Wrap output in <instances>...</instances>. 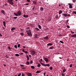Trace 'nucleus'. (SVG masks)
<instances>
[{
    "instance_id": "obj_34",
    "label": "nucleus",
    "mask_w": 76,
    "mask_h": 76,
    "mask_svg": "<svg viewBox=\"0 0 76 76\" xmlns=\"http://www.w3.org/2000/svg\"><path fill=\"white\" fill-rule=\"evenodd\" d=\"M56 19H58V15H56Z\"/></svg>"
},
{
    "instance_id": "obj_44",
    "label": "nucleus",
    "mask_w": 76,
    "mask_h": 76,
    "mask_svg": "<svg viewBox=\"0 0 76 76\" xmlns=\"http://www.w3.org/2000/svg\"><path fill=\"white\" fill-rule=\"evenodd\" d=\"M14 47L15 48H18V47H17V45H14Z\"/></svg>"
},
{
    "instance_id": "obj_35",
    "label": "nucleus",
    "mask_w": 76,
    "mask_h": 76,
    "mask_svg": "<svg viewBox=\"0 0 76 76\" xmlns=\"http://www.w3.org/2000/svg\"><path fill=\"white\" fill-rule=\"evenodd\" d=\"M38 27H39V28L40 29H41V26L40 25H38Z\"/></svg>"
},
{
    "instance_id": "obj_20",
    "label": "nucleus",
    "mask_w": 76,
    "mask_h": 76,
    "mask_svg": "<svg viewBox=\"0 0 76 76\" xmlns=\"http://www.w3.org/2000/svg\"><path fill=\"white\" fill-rule=\"evenodd\" d=\"M66 71V69H64L62 71V73H64V72H65Z\"/></svg>"
},
{
    "instance_id": "obj_37",
    "label": "nucleus",
    "mask_w": 76,
    "mask_h": 76,
    "mask_svg": "<svg viewBox=\"0 0 76 76\" xmlns=\"http://www.w3.org/2000/svg\"><path fill=\"white\" fill-rule=\"evenodd\" d=\"M61 75L62 76H65V74H64V73H61Z\"/></svg>"
},
{
    "instance_id": "obj_5",
    "label": "nucleus",
    "mask_w": 76,
    "mask_h": 76,
    "mask_svg": "<svg viewBox=\"0 0 76 76\" xmlns=\"http://www.w3.org/2000/svg\"><path fill=\"white\" fill-rule=\"evenodd\" d=\"M27 34H28V36H32V32H31V31H30L29 32H27Z\"/></svg>"
},
{
    "instance_id": "obj_25",
    "label": "nucleus",
    "mask_w": 76,
    "mask_h": 76,
    "mask_svg": "<svg viewBox=\"0 0 76 76\" xmlns=\"http://www.w3.org/2000/svg\"><path fill=\"white\" fill-rule=\"evenodd\" d=\"M44 39H47V40L48 39V37H44Z\"/></svg>"
},
{
    "instance_id": "obj_16",
    "label": "nucleus",
    "mask_w": 76,
    "mask_h": 76,
    "mask_svg": "<svg viewBox=\"0 0 76 76\" xmlns=\"http://www.w3.org/2000/svg\"><path fill=\"white\" fill-rule=\"evenodd\" d=\"M28 15H23V17H24V18H28Z\"/></svg>"
},
{
    "instance_id": "obj_8",
    "label": "nucleus",
    "mask_w": 76,
    "mask_h": 76,
    "mask_svg": "<svg viewBox=\"0 0 76 76\" xmlns=\"http://www.w3.org/2000/svg\"><path fill=\"white\" fill-rule=\"evenodd\" d=\"M26 75L28 76H32V74L31 73H27Z\"/></svg>"
},
{
    "instance_id": "obj_4",
    "label": "nucleus",
    "mask_w": 76,
    "mask_h": 76,
    "mask_svg": "<svg viewBox=\"0 0 76 76\" xmlns=\"http://www.w3.org/2000/svg\"><path fill=\"white\" fill-rule=\"evenodd\" d=\"M17 13L18 16H20L21 15V12L20 11H18Z\"/></svg>"
},
{
    "instance_id": "obj_21",
    "label": "nucleus",
    "mask_w": 76,
    "mask_h": 76,
    "mask_svg": "<svg viewBox=\"0 0 76 76\" xmlns=\"http://www.w3.org/2000/svg\"><path fill=\"white\" fill-rule=\"evenodd\" d=\"M15 29H16V28L14 27H13L11 29V31H13V30H15Z\"/></svg>"
},
{
    "instance_id": "obj_2",
    "label": "nucleus",
    "mask_w": 76,
    "mask_h": 76,
    "mask_svg": "<svg viewBox=\"0 0 76 76\" xmlns=\"http://www.w3.org/2000/svg\"><path fill=\"white\" fill-rule=\"evenodd\" d=\"M41 64H42V65L43 66H45V67H46V66H48V67H50V64H44L43 63H40Z\"/></svg>"
},
{
    "instance_id": "obj_61",
    "label": "nucleus",
    "mask_w": 76,
    "mask_h": 76,
    "mask_svg": "<svg viewBox=\"0 0 76 76\" xmlns=\"http://www.w3.org/2000/svg\"><path fill=\"white\" fill-rule=\"evenodd\" d=\"M25 51H24V49H23L22 50V51L23 52H25Z\"/></svg>"
},
{
    "instance_id": "obj_40",
    "label": "nucleus",
    "mask_w": 76,
    "mask_h": 76,
    "mask_svg": "<svg viewBox=\"0 0 76 76\" xmlns=\"http://www.w3.org/2000/svg\"><path fill=\"white\" fill-rule=\"evenodd\" d=\"M50 70H51L53 69V68L52 67H50Z\"/></svg>"
},
{
    "instance_id": "obj_55",
    "label": "nucleus",
    "mask_w": 76,
    "mask_h": 76,
    "mask_svg": "<svg viewBox=\"0 0 76 76\" xmlns=\"http://www.w3.org/2000/svg\"><path fill=\"white\" fill-rule=\"evenodd\" d=\"M70 67H72V64H71V65H70Z\"/></svg>"
},
{
    "instance_id": "obj_36",
    "label": "nucleus",
    "mask_w": 76,
    "mask_h": 76,
    "mask_svg": "<svg viewBox=\"0 0 76 76\" xmlns=\"http://www.w3.org/2000/svg\"><path fill=\"white\" fill-rule=\"evenodd\" d=\"M63 4H59V6L60 7V6H63Z\"/></svg>"
},
{
    "instance_id": "obj_63",
    "label": "nucleus",
    "mask_w": 76,
    "mask_h": 76,
    "mask_svg": "<svg viewBox=\"0 0 76 76\" xmlns=\"http://www.w3.org/2000/svg\"><path fill=\"white\" fill-rule=\"evenodd\" d=\"M0 36L2 37V35H1V34H0Z\"/></svg>"
},
{
    "instance_id": "obj_62",
    "label": "nucleus",
    "mask_w": 76,
    "mask_h": 76,
    "mask_svg": "<svg viewBox=\"0 0 76 76\" xmlns=\"http://www.w3.org/2000/svg\"><path fill=\"white\" fill-rule=\"evenodd\" d=\"M40 61H43L42 60V59H40Z\"/></svg>"
},
{
    "instance_id": "obj_24",
    "label": "nucleus",
    "mask_w": 76,
    "mask_h": 76,
    "mask_svg": "<svg viewBox=\"0 0 76 76\" xmlns=\"http://www.w3.org/2000/svg\"><path fill=\"white\" fill-rule=\"evenodd\" d=\"M33 3L34 4H35V5L37 4V2L35 1H33Z\"/></svg>"
},
{
    "instance_id": "obj_42",
    "label": "nucleus",
    "mask_w": 76,
    "mask_h": 76,
    "mask_svg": "<svg viewBox=\"0 0 76 76\" xmlns=\"http://www.w3.org/2000/svg\"><path fill=\"white\" fill-rule=\"evenodd\" d=\"M17 18H18V17H15L13 18V19H17Z\"/></svg>"
},
{
    "instance_id": "obj_15",
    "label": "nucleus",
    "mask_w": 76,
    "mask_h": 76,
    "mask_svg": "<svg viewBox=\"0 0 76 76\" xmlns=\"http://www.w3.org/2000/svg\"><path fill=\"white\" fill-rule=\"evenodd\" d=\"M63 13V11L61 10H60V11H59V15H61V13Z\"/></svg>"
},
{
    "instance_id": "obj_60",
    "label": "nucleus",
    "mask_w": 76,
    "mask_h": 76,
    "mask_svg": "<svg viewBox=\"0 0 76 76\" xmlns=\"http://www.w3.org/2000/svg\"><path fill=\"white\" fill-rule=\"evenodd\" d=\"M29 57H30V58H31V56L30 55H29Z\"/></svg>"
},
{
    "instance_id": "obj_7",
    "label": "nucleus",
    "mask_w": 76,
    "mask_h": 76,
    "mask_svg": "<svg viewBox=\"0 0 76 76\" xmlns=\"http://www.w3.org/2000/svg\"><path fill=\"white\" fill-rule=\"evenodd\" d=\"M44 60L46 61V62H48V59L47 58H44Z\"/></svg>"
},
{
    "instance_id": "obj_23",
    "label": "nucleus",
    "mask_w": 76,
    "mask_h": 76,
    "mask_svg": "<svg viewBox=\"0 0 76 76\" xmlns=\"http://www.w3.org/2000/svg\"><path fill=\"white\" fill-rule=\"evenodd\" d=\"M72 37V38H73V37H76V34H73L71 36Z\"/></svg>"
},
{
    "instance_id": "obj_9",
    "label": "nucleus",
    "mask_w": 76,
    "mask_h": 76,
    "mask_svg": "<svg viewBox=\"0 0 76 76\" xmlns=\"http://www.w3.org/2000/svg\"><path fill=\"white\" fill-rule=\"evenodd\" d=\"M68 5L69 6V7L70 9H72L73 8V7H72V4L70 3L68 4Z\"/></svg>"
},
{
    "instance_id": "obj_39",
    "label": "nucleus",
    "mask_w": 76,
    "mask_h": 76,
    "mask_svg": "<svg viewBox=\"0 0 76 76\" xmlns=\"http://www.w3.org/2000/svg\"><path fill=\"white\" fill-rule=\"evenodd\" d=\"M60 42H61V43L62 44H63V43H64V42H63L62 41H60Z\"/></svg>"
},
{
    "instance_id": "obj_45",
    "label": "nucleus",
    "mask_w": 76,
    "mask_h": 76,
    "mask_svg": "<svg viewBox=\"0 0 76 76\" xmlns=\"http://www.w3.org/2000/svg\"><path fill=\"white\" fill-rule=\"evenodd\" d=\"M30 63L31 64V63H33V61L32 60H31L30 61Z\"/></svg>"
},
{
    "instance_id": "obj_59",
    "label": "nucleus",
    "mask_w": 76,
    "mask_h": 76,
    "mask_svg": "<svg viewBox=\"0 0 76 76\" xmlns=\"http://www.w3.org/2000/svg\"><path fill=\"white\" fill-rule=\"evenodd\" d=\"M21 69H25V67H22Z\"/></svg>"
},
{
    "instance_id": "obj_26",
    "label": "nucleus",
    "mask_w": 76,
    "mask_h": 76,
    "mask_svg": "<svg viewBox=\"0 0 76 76\" xmlns=\"http://www.w3.org/2000/svg\"><path fill=\"white\" fill-rule=\"evenodd\" d=\"M31 68L32 69H35V67H34L33 66H31Z\"/></svg>"
},
{
    "instance_id": "obj_1",
    "label": "nucleus",
    "mask_w": 76,
    "mask_h": 76,
    "mask_svg": "<svg viewBox=\"0 0 76 76\" xmlns=\"http://www.w3.org/2000/svg\"><path fill=\"white\" fill-rule=\"evenodd\" d=\"M13 0H7V1L9 4H10L12 6H14L13 4H14V3H13Z\"/></svg>"
},
{
    "instance_id": "obj_14",
    "label": "nucleus",
    "mask_w": 76,
    "mask_h": 76,
    "mask_svg": "<svg viewBox=\"0 0 76 76\" xmlns=\"http://www.w3.org/2000/svg\"><path fill=\"white\" fill-rule=\"evenodd\" d=\"M40 11L43 12L44 11V8L43 7H41L40 8Z\"/></svg>"
},
{
    "instance_id": "obj_19",
    "label": "nucleus",
    "mask_w": 76,
    "mask_h": 76,
    "mask_svg": "<svg viewBox=\"0 0 76 76\" xmlns=\"http://www.w3.org/2000/svg\"><path fill=\"white\" fill-rule=\"evenodd\" d=\"M3 25L5 27H6V22L5 21H3Z\"/></svg>"
},
{
    "instance_id": "obj_30",
    "label": "nucleus",
    "mask_w": 76,
    "mask_h": 76,
    "mask_svg": "<svg viewBox=\"0 0 76 76\" xmlns=\"http://www.w3.org/2000/svg\"><path fill=\"white\" fill-rule=\"evenodd\" d=\"M14 14L16 16H18V14L16 13H14Z\"/></svg>"
},
{
    "instance_id": "obj_6",
    "label": "nucleus",
    "mask_w": 76,
    "mask_h": 76,
    "mask_svg": "<svg viewBox=\"0 0 76 76\" xmlns=\"http://www.w3.org/2000/svg\"><path fill=\"white\" fill-rule=\"evenodd\" d=\"M34 37L35 38H38V34H35L34 35Z\"/></svg>"
},
{
    "instance_id": "obj_31",
    "label": "nucleus",
    "mask_w": 76,
    "mask_h": 76,
    "mask_svg": "<svg viewBox=\"0 0 76 76\" xmlns=\"http://www.w3.org/2000/svg\"><path fill=\"white\" fill-rule=\"evenodd\" d=\"M29 4L28 3H27L24 4V5H26V6H28V5H29Z\"/></svg>"
},
{
    "instance_id": "obj_58",
    "label": "nucleus",
    "mask_w": 76,
    "mask_h": 76,
    "mask_svg": "<svg viewBox=\"0 0 76 76\" xmlns=\"http://www.w3.org/2000/svg\"><path fill=\"white\" fill-rule=\"evenodd\" d=\"M23 48H26V47H25V46H23Z\"/></svg>"
},
{
    "instance_id": "obj_56",
    "label": "nucleus",
    "mask_w": 76,
    "mask_h": 76,
    "mask_svg": "<svg viewBox=\"0 0 76 76\" xmlns=\"http://www.w3.org/2000/svg\"><path fill=\"white\" fill-rule=\"evenodd\" d=\"M45 74H46V72H45L44 74V76H45Z\"/></svg>"
},
{
    "instance_id": "obj_49",
    "label": "nucleus",
    "mask_w": 76,
    "mask_h": 76,
    "mask_svg": "<svg viewBox=\"0 0 76 76\" xmlns=\"http://www.w3.org/2000/svg\"><path fill=\"white\" fill-rule=\"evenodd\" d=\"M19 54H20V55H23V53H20Z\"/></svg>"
},
{
    "instance_id": "obj_41",
    "label": "nucleus",
    "mask_w": 76,
    "mask_h": 76,
    "mask_svg": "<svg viewBox=\"0 0 76 76\" xmlns=\"http://www.w3.org/2000/svg\"><path fill=\"white\" fill-rule=\"evenodd\" d=\"M20 66L21 67H24V65L22 64H20Z\"/></svg>"
},
{
    "instance_id": "obj_33",
    "label": "nucleus",
    "mask_w": 76,
    "mask_h": 76,
    "mask_svg": "<svg viewBox=\"0 0 76 76\" xmlns=\"http://www.w3.org/2000/svg\"><path fill=\"white\" fill-rule=\"evenodd\" d=\"M72 14H75L76 15V11H74L72 13Z\"/></svg>"
},
{
    "instance_id": "obj_22",
    "label": "nucleus",
    "mask_w": 76,
    "mask_h": 76,
    "mask_svg": "<svg viewBox=\"0 0 76 76\" xmlns=\"http://www.w3.org/2000/svg\"><path fill=\"white\" fill-rule=\"evenodd\" d=\"M41 71H37L36 73H41Z\"/></svg>"
},
{
    "instance_id": "obj_50",
    "label": "nucleus",
    "mask_w": 76,
    "mask_h": 76,
    "mask_svg": "<svg viewBox=\"0 0 76 76\" xmlns=\"http://www.w3.org/2000/svg\"><path fill=\"white\" fill-rule=\"evenodd\" d=\"M20 46V44H19L18 45V47L19 48V47Z\"/></svg>"
},
{
    "instance_id": "obj_46",
    "label": "nucleus",
    "mask_w": 76,
    "mask_h": 76,
    "mask_svg": "<svg viewBox=\"0 0 76 76\" xmlns=\"http://www.w3.org/2000/svg\"><path fill=\"white\" fill-rule=\"evenodd\" d=\"M35 6H34L33 7V8L32 9V10H34V9H35Z\"/></svg>"
},
{
    "instance_id": "obj_18",
    "label": "nucleus",
    "mask_w": 76,
    "mask_h": 76,
    "mask_svg": "<svg viewBox=\"0 0 76 76\" xmlns=\"http://www.w3.org/2000/svg\"><path fill=\"white\" fill-rule=\"evenodd\" d=\"M35 31H39V29L38 28H35Z\"/></svg>"
},
{
    "instance_id": "obj_43",
    "label": "nucleus",
    "mask_w": 76,
    "mask_h": 76,
    "mask_svg": "<svg viewBox=\"0 0 76 76\" xmlns=\"http://www.w3.org/2000/svg\"><path fill=\"white\" fill-rule=\"evenodd\" d=\"M68 22H69V20H66V23H68Z\"/></svg>"
},
{
    "instance_id": "obj_38",
    "label": "nucleus",
    "mask_w": 76,
    "mask_h": 76,
    "mask_svg": "<svg viewBox=\"0 0 76 76\" xmlns=\"http://www.w3.org/2000/svg\"><path fill=\"white\" fill-rule=\"evenodd\" d=\"M72 1L73 3H75L76 1V0H72Z\"/></svg>"
},
{
    "instance_id": "obj_54",
    "label": "nucleus",
    "mask_w": 76,
    "mask_h": 76,
    "mask_svg": "<svg viewBox=\"0 0 76 76\" xmlns=\"http://www.w3.org/2000/svg\"><path fill=\"white\" fill-rule=\"evenodd\" d=\"M8 49H9V50H11L10 47V46L8 47Z\"/></svg>"
},
{
    "instance_id": "obj_64",
    "label": "nucleus",
    "mask_w": 76,
    "mask_h": 76,
    "mask_svg": "<svg viewBox=\"0 0 76 76\" xmlns=\"http://www.w3.org/2000/svg\"><path fill=\"white\" fill-rule=\"evenodd\" d=\"M51 19H49V21H51Z\"/></svg>"
},
{
    "instance_id": "obj_29",
    "label": "nucleus",
    "mask_w": 76,
    "mask_h": 76,
    "mask_svg": "<svg viewBox=\"0 0 76 76\" xmlns=\"http://www.w3.org/2000/svg\"><path fill=\"white\" fill-rule=\"evenodd\" d=\"M15 56H16L17 57H19V54H15Z\"/></svg>"
},
{
    "instance_id": "obj_57",
    "label": "nucleus",
    "mask_w": 76,
    "mask_h": 76,
    "mask_svg": "<svg viewBox=\"0 0 76 76\" xmlns=\"http://www.w3.org/2000/svg\"><path fill=\"white\" fill-rule=\"evenodd\" d=\"M27 1H28V2H30V0H26Z\"/></svg>"
},
{
    "instance_id": "obj_51",
    "label": "nucleus",
    "mask_w": 76,
    "mask_h": 76,
    "mask_svg": "<svg viewBox=\"0 0 76 76\" xmlns=\"http://www.w3.org/2000/svg\"><path fill=\"white\" fill-rule=\"evenodd\" d=\"M67 28H70V26L67 25Z\"/></svg>"
},
{
    "instance_id": "obj_12",
    "label": "nucleus",
    "mask_w": 76,
    "mask_h": 76,
    "mask_svg": "<svg viewBox=\"0 0 76 76\" xmlns=\"http://www.w3.org/2000/svg\"><path fill=\"white\" fill-rule=\"evenodd\" d=\"M62 15H63L65 17H67V16H68V15H67V14L66 13L62 14Z\"/></svg>"
},
{
    "instance_id": "obj_3",
    "label": "nucleus",
    "mask_w": 76,
    "mask_h": 76,
    "mask_svg": "<svg viewBox=\"0 0 76 76\" xmlns=\"http://www.w3.org/2000/svg\"><path fill=\"white\" fill-rule=\"evenodd\" d=\"M30 52L31 53L32 56H34L36 52L34 50H31Z\"/></svg>"
},
{
    "instance_id": "obj_11",
    "label": "nucleus",
    "mask_w": 76,
    "mask_h": 76,
    "mask_svg": "<svg viewBox=\"0 0 76 76\" xmlns=\"http://www.w3.org/2000/svg\"><path fill=\"white\" fill-rule=\"evenodd\" d=\"M54 48V46H51L49 48V50H53Z\"/></svg>"
},
{
    "instance_id": "obj_48",
    "label": "nucleus",
    "mask_w": 76,
    "mask_h": 76,
    "mask_svg": "<svg viewBox=\"0 0 76 76\" xmlns=\"http://www.w3.org/2000/svg\"><path fill=\"white\" fill-rule=\"evenodd\" d=\"M21 76V73H20V74H19L18 75V76Z\"/></svg>"
},
{
    "instance_id": "obj_13",
    "label": "nucleus",
    "mask_w": 76,
    "mask_h": 76,
    "mask_svg": "<svg viewBox=\"0 0 76 76\" xmlns=\"http://www.w3.org/2000/svg\"><path fill=\"white\" fill-rule=\"evenodd\" d=\"M3 15H5V11L4 10H2L1 11Z\"/></svg>"
},
{
    "instance_id": "obj_28",
    "label": "nucleus",
    "mask_w": 76,
    "mask_h": 76,
    "mask_svg": "<svg viewBox=\"0 0 76 76\" xmlns=\"http://www.w3.org/2000/svg\"><path fill=\"white\" fill-rule=\"evenodd\" d=\"M26 63L27 64H29V62H28V60Z\"/></svg>"
},
{
    "instance_id": "obj_17",
    "label": "nucleus",
    "mask_w": 76,
    "mask_h": 76,
    "mask_svg": "<svg viewBox=\"0 0 76 76\" xmlns=\"http://www.w3.org/2000/svg\"><path fill=\"white\" fill-rule=\"evenodd\" d=\"M26 57L27 58V60H29V56L28 55H26Z\"/></svg>"
},
{
    "instance_id": "obj_32",
    "label": "nucleus",
    "mask_w": 76,
    "mask_h": 76,
    "mask_svg": "<svg viewBox=\"0 0 76 76\" xmlns=\"http://www.w3.org/2000/svg\"><path fill=\"white\" fill-rule=\"evenodd\" d=\"M20 34L22 36H23V35H24V34H23V33H21Z\"/></svg>"
},
{
    "instance_id": "obj_47",
    "label": "nucleus",
    "mask_w": 76,
    "mask_h": 76,
    "mask_svg": "<svg viewBox=\"0 0 76 76\" xmlns=\"http://www.w3.org/2000/svg\"><path fill=\"white\" fill-rule=\"evenodd\" d=\"M71 34H75V32H74L72 31H71Z\"/></svg>"
},
{
    "instance_id": "obj_27",
    "label": "nucleus",
    "mask_w": 76,
    "mask_h": 76,
    "mask_svg": "<svg viewBox=\"0 0 76 76\" xmlns=\"http://www.w3.org/2000/svg\"><path fill=\"white\" fill-rule=\"evenodd\" d=\"M37 67H41V64L39 63L38 65L37 66Z\"/></svg>"
},
{
    "instance_id": "obj_10",
    "label": "nucleus",
    "mask_w": 76,
    "mask_h": 76,
    "mask_svg": "<svg viewBox=\"0 0 76 76\" xmlns=\"http://www.w3.org/2000/svg\"><path fill=\"white\" fill-rule=\"evenodd\" d=\"M53 45V44L52 43H49L47 45L48 46H52Z\"/></svg>"
},
{
    "instance_id": "obj_52",
    "label": "nucleus",
    "mask_w": 76,
    "mask_h": 76,
    "mask_svg": "<svg viewBox=\"0 0 76 76\" xmlns=\"http://www.w3.org/2000/svg\"><path fill=\"white\" fill-rule=\"evenodd\" d=\"M24 53H26V54H28V53L26 51H24Z\"/></svg>"
},
{
    "instance_id": "obj_53",
    "label": "nucleus",
    "mask_w": 76,
    "mask_h": 76,
    "mask_svg": "<svg viewBox=\"0 0 76 76\" xmlns=\"http://www.w3.org/2000/svg\"><path fill=\"white\" fill-rule=\"evenodd\" d=\"M69 12H70V14H71V12H72V10H69Z\"/></svg>"
}]
</instances>
